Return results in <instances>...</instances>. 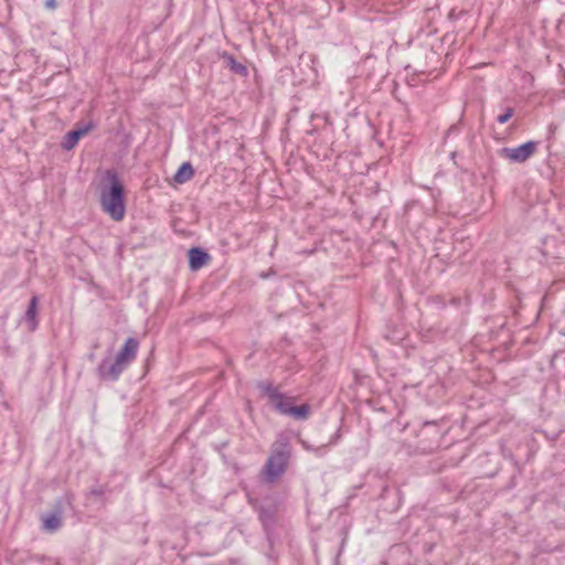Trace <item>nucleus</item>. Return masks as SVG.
Listing matches in <instances>:
<instances>
[{"label":"nucleus","instance_id":"obj_1","mask_svg":"<svg viewBox=\"0 0 565 565\" xmlns=\"http://www.w3.org/2000/svg\"><path fill=\"white\" fill-rule=\"evenodd\" d=\"M99 203L102 210L111 220L121 221L125 217V185L114 169L104 172L98 184Z\"/></svg>","mask_w":565,"mask_h":565},{"label":"nucleus","instance_id":"obj_2","mask_svg":"<svg viewBox=\"0 0 565 565\" xmlns=\"http://www.w3.org/2000/svg\"><path fill=\"white\" fill-rule=\"evenodd\" d=\"M256 386L268 397L270 405L277 413L297 420H305L309 417L310 406L308 404L295 405L296 397L286 396L271 382L259 381Z\"/></svg>","mask_w":565,"mask_h":565},{"label":"nucleus","instance_id":"obj_3","mask_svg":"<svg viewBox=\"0 0 565 565\" xmlns=\"http://www.w3.org/2000/svg\"><path fill=\"white\" fill-rule=\"evenodd\" d=\"M138 347V340L128 338L114 361L105 359L99 363L97 367L99 379L103 381L118 380L122 371L135 360Z\"/></svg>","mask_w":565,"mask_h":565},{"label":"nucleus","instance_id":"obj_4","mask_svg":"<svg viewBox=\"0 0 565 565\" xmlns=\"http://www.w3.org/2000/svg\"><path fill=\"white\" fill-rule=\"evenodd\" d=\"M291 456L289 437L280 434L273 445L271 454L268 457L263 472L267 481L277 480L286 470Z\"/></svg>","mask_w":565,"mask_h":565},{"label":"nucleus","instance_id":"obj_5","mask_svg":"<svg viewBox=\"0 0 565 565\" xmlns=\"http://www.w3.org/2000/svg\"><path fill=\"white\" fill-rule=\"evenodd\" d=\"M253 509L258 513V520L262 523L266 539L270 545L274 544L275 532L278 524L279 503L276 500L266 499L263 502L257 500L249 501Z\"/></svg>","mask_w":565,"mask_h":565},{"label":"nucleus","instance_id":"obj_6","mask_svg":"<svg viewBox=\"0 0 565 565\" xmlns=\"http://www.w3.org/2000/svg\"><path fill=\"white\" fill-rule=\"evenodd\" d=\"M537 147L539 141L530 140L515 148H501L499 156L514 163H523L537 151Z\"/></svg>","mask_w":565,"mask_h":565},{"label":"nucleus","instance_id":"obj_7","mask_svg":"<svg viewBox=\"0 0 565 565\" xmlns=\"http://www.w3.org/2000/svg\"><path fill=\"white\" fill-rule=\"evenodd\" d=\"M94 128L95 125L92 121L85 125H77L73 130L68 131L64 136L61 142V147L66 151L72 150L77 145L78 140L85 135H87L89 131H92Z\"/></svg>","mask_w":565,"mask_h":565},{"label":"nucleus","instance_id":"obj_8","mask_svg":"<svg viewBox=\"0 0 565 565\" xmlns=\"http://www.w3.org/2000/svg\"><path fill=\"white\" fill-rule=\"evenodd\" d=\"M63 513V500L60 499L55 502L53 511L42 516L43 529L49 532H54L58 530L62 525Z\"/></svg>","mask_w":565,"mask_h":565},{"label":"nucleus","instance_id":"obj_9","mask_svg":"<svg viewBox=\"0 0 565 565\" xmlns=\"http://www.w3.org/2000/svg\"><path fill=\"white\" fill-rule=\"evenodd\" d=\"M189 268L196 271L205 266L210 259V254L202 247L193 246L188 250Z\"/></svg>","mask_w":565,"mask_h":565},{"label":"nucleus","instance_id":"obj_10","mask_svg":"<svg viewBox=\"0 0 565 565\" xmlns=\"http://www.w3.org/2000/svg\"><path fill=\"white\" fill-rule=\"evenodd\" d=\"M221 58L224 62L225 66L234 74L239 75L241 77L248 76L247 67L238 62L235 56L226 51L221 54Z\"/></svg>","mask_w":565,"mask_h":565},{"label":"nucleus","instance_id":"obj_11","mask_svg":"<svg viewBox=\"0 0 565 565\" xmlns=\"http://www.w3.org/2000/svg\"><path fill=\"white\" fill-rule=\"evenodd\" d=\"M38 303L39 298L36 296H33L29 302L28 309L24 315V319L28 322L29 330L34 331L38 327Z\"/></svg>","mask_w":565,"mask_h":565},{"label":"nucleus","instance_id":"obj_12","mask_svg":"<svg viewBox=\"0 0 565 565\" xmlns=\"http://www.w3.org/2000/svg\"><path fill=\"white\" fill-rule=\"evenodd\" d=\"M194 175V169L191 162H183L177 170L173 180L175 183L183 184L191 180Z\"/></svg>","mask_w":565,"mask_h":565},{"label":"nucleus","instance_id":"obj_13","mask_svg":"<svg viewBox=\"0 0 565 565\" xmlns=\"http://www.w3.org/2000/svg\"><path fill=\"white\" fill-rule=\"evenodd\" d=\"M340 430L341 428H338V430L335 431V434L331 437V439L329 440L328 444H324V445H321L319 447H313L312 445H310L308 441L306 440H300L302 447L308 450V451H312L315 455L317 456H322L324 455L326 452V449L329 445H334L337 443V440L340 438Z\"/></svg>","mask_w":565,"mask_h":565},{"label":"nucleus","instance_id":"obj_14","mask_svg":"<svg viewBox=\"0 0 565 565\" xmlns=\"http://www.w3.org/2000/svg\"><path fill=\"white\" fill-rule=\"evenodd\" d=\"M513 115H514V108L507 107L504 109V113L498 116L497 121L499 124H507L513 117Z\"/></svg>","mask_w":565,"mask_h":565},{"label":"nucleus","instance_id":"obj_15","mask_svg":"<svg viewBox=\"0 0 565 565\" xmlns=\"http://www.w3.org/2000/svg\"><path fill=\"white\" fill-rule=\"evenodd\" d=\"M107 491H108L107 486H100L98 488L92 489L89 491V494L97 497V498H102Z\"/></svg>","mask_w":565,"mask_h":565},{"label":"nucleus","instance_id":"obj_16","mask_svg":"<svg viewBox=\"0 0 565 565\" xmlns=\"http://www.w3.org/2000/svg\"><path fill=\"white\" fill-rule=\"evenodd\" d=\"M57 4H56V1L55 0H46L45 1V8H47L49 10H54L56 9Z\"/></svg>","mask_w":565,"mask_h":565},{"label":"nucleus","instance_id":"obj_17","mask_svg":"<svg viewBox=\"0 0 565 565\" xmlns=\"http://www.w3.org/2000/svg\"><path fill=\"white\" fill-rule=\"evenodd\" d=\"M151 358H152V352H150V354H149V356H148V359H147V363H146V365H143V373H142V376H143V377L146 376V374H147V372H148V370H149V365H150V360H151Z\"/></svg>","mask_w":565,"mask_h":565},{"label":"nucleus","instance_id":"obj_18","mask_svg":"<svg viewBox=\"0 0 565 565\" xmlns=\"http://www.w3.org/2000/svg\"><path fill=\"white\" fill-rule=\"evenodd\" d=\"M559 333L565 337V329L564 330H561Z\"/></svg>","mask_w":565,"mask_h":565},{"label":"nucleus","instance_id":"obj_19","mask_svg":"<svg viewBox=\"0 0 565 565\" xmlns=\"http://www.w3.org/2000/svg\"><path fill=\"white\" fill-rule=\"evenodd\" d=\"M267 276H268V275H267V274H264V273L260 275V277H262V278H266Z\"/></svg>","mask_w":565,"mask_h":565},{"label":"nucleus","instance_id":"obj_20","mask_svg":"<svg viewBox=\"0 0 565 565\" xmlns=\"http://www.w3.org/2000/svg\"><path fill=\"white\" fill-rule=\"evenodd\" d=\"M430 424H431V423H429V422H425V424H424V425H425V426H427V425H430Z\"/></svg>","mask_w":565,"mask_h":565}]
</instances>
